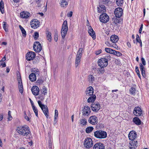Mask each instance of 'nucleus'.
<instances>
[{
    "label": "nucleus",
    "instance_id": "obj_36",
    "mask_svg": "<svg viewBox=\"0 0 149 149\" xmlns=\"http://www.w3.org/2000/svg\"><path fill=\"white\" fill-rule=\"evenodd\" d=\"M44 81V79H42L41 78H39L37 79L36 81V83L38 85H42V84Z\"/></svg>",
    "mask_w": 149,
    "mask_h": 149
},
{
    "label": "nucleus",
    "instance_id": "obj_14",
    "mask_svg": "<svg viewBox=\"0 0 149 149\" xmlns=\"http://www.w3.org/2000/svg\"><path fill=\"white\" fill-rule=\"evenodd\" d=\"M17 80L18 81V85L19 91L20 93H22L23 92V88L22 79L20 76L18 77Z\"/></svg>",
    "mask_w": 149,
    "mask_h": 149
},
{
    "label": "nucleus",
    "instance_id": "obj_19",
    "mask_svg": "<svg viewBox=\"0 0 149 149\" xmlns=\"http://www.w3.org/2000/svg\"><path fill=\"white\" fill-rule=\"evenodd\" d=\"M88 31L89 35L92 37L93 40L95 39L96 38L95 32L91 26L89 27Z\"/></svg>",
    "mask_w": 149,
    "mask_h": 149
},
{
    "label": "nucleus",
    "instance_id": "obj_29",
    "mask_svg": "<svg viewBox=\"0 0 149 149\" xmlns=\"http://www.w3.org/2000/svg\"><path fill=\"white\" fill-rule=\"evenodd\" d=\"M61 29L66 30H68L67 22L66 20H65L64 21Z\"/></svg>",
    "mask_w": 149,
    "mask_h": 149
},
{
    "label": "nucleus",
    "instance_id": "obj_63",
    "mask_svg": "<svg viewBox=\"0 0 149 149\" xmlns=\"http://www.w3.org/2000/svg\"><path fill=\"white\" fill-rule=\"evenodd\" d=\"M41 0H37L36 2L37 4H38V6L40 7L41 5V3H40Z\"/></svg>",
    "mask_w": 149,
    "mask_h": 149
},
{
    "label": "nucleus",
    "instance_id": "obj_55",
    "mask_svg": "<svg viewBox=\"0 0 149 149\" xmlns=\"http://www.w3.org/2000/svg\"><path fill=\"white\" fill-rule=\"evenodd\" d=\"M105 44L107 45L108 47H111L112 45V44H111L108 41H107L105 42Z\"/></svg>",
    "mask_w": 149,
    "mask_h": 149
},
{
    "label": "nucleus",
    "instance_id": "obj_3",
    "mask_svg": "<svg viewBox=\"0 0 149 149\" xmlns=\"http://www.w3.org/2000/svg\"><path fill=\"white\" fill-rule=\"evenodd\" d=\"M38 103L46 117L48 118L49 116V112L47 107L46 106L42 104L40 100L38 101Z\"/></svg>",
    "mask_w": 149,
    "mask_h": 149
},
{
    "label": "nucleus",
    "instance_id": "obj_59",
    "mask_svg": "<svg viewBox=\"0 0 149 149\" xmlns=\"http://www.w3.org/2000/svg\"><path fill=\"white\" fill-rule=\"evenodd\" d=\"M116 55L117 56H120L122 55V54L118 51H116Z\"/></svg>",
    "mask_w": 149,
    "mask_h": 149
},
{
    "label": "nucleus",
    "instance_id": "obj_60",
    "mask_svg": "<svg viewBox=\"0 0 149 149\" xmlns=\"http://www.w3.org/2000/svg\"><path fill=\"white\" fill-rule=\"evenodd\" d=\"M136 43L138 42H139V41H140L139 36L138 34L136 35Z\"/></svg>",
    "mask_w": 149,
    "mask_h": 149
},
{
    "label": "nucleus",
    "instance_id": "obj_50",
    "mask_svg": "<svg viewBox=\"0 0 149 149\" xmlns=\"http://www.w3.org/2000/svg\"><path fill=\"white\" fill-rule=\"evenodd\" d=\"M39 37V34L37 32H36L34 33V39L36 40Z\"/></svg>",
    "mask_w": 149,
    "mask_h": 149
},
{
    "label": "nucleus",
    "instance_id": "obj_16",
    "mask_svg": "<svg viewBox=\"0 0 149 149\" xmlns=\"http://www.w3.org/2000/svg\"><path fill=\"white\" fill-rule=\"evenodd\" d=\"M31 91L33 94L34 95H37L39 93V88L36 86H33L31 88Z\"/></svg>",
    "mask_w": 149,
    "mask_h": 149
},
{
    "label": "nucleus",
    "instance_id": "obj_24",
    "mask_svg": "<svg viewBox=\"0 0 149 149\" xmlns=\"http://www.w3.org/2000/svg\"><path fill=\"white\" fill-rule=\"evenodd\" d=\"M133 122L137 125H139L141 124V121L139 118L136 117H134L133 119Z\"/></svg>",
    "mask_w": 149,
    "mask_h": 149
},
{
    "label": "nucleus",
    "instance_id": "obj_11",
    "mask_svg": "<svg viewBox=\"0 0 149 149\" xmlns=\"http://www.w3.org/2000/svg\"><path fill=\"white\" fill-rule=\"evenodd\" d=\"M91 107L93 111L97 112L100 109V104L99 102H95L91 104Z\"/></svg>",
    "mask_w": 149,
    "mask_h": 149
},
{
    "label": "nucleus",
    "instance_id": "obj_48",
    "mask_svg": "<svg viewBox=\"0 0 149 149\" xmlns=\"http://www.w3.org/2000/svg\"><path fill=\"white\" fill-rule=\"evenodd\" d=\"M104 58L105 60H106V61L107 60V62H108V60L111 59V56L109 54H107L104 57Z\"/></svg>",
    "mask_w": 149,
    "mask_h": 149
},
{
    "label": "nucleus",
    "instance_id": "obj_31",
    "mask_svg": "<svg viewBox=\"0 0 149 149\" xmlns=\"http://www.w3.org/2000/svg\"><path fill=\"white\" fill-rule=\"evenodd\" d=\"M0 10L2 14H3L4 12V4L3 1L1 0L0 3Z\"/></svg>",
    "mask_w": 149,
    "mask_h": 149
},
{
    "label": "nucleus",
    "instance_id": "obj_20",
    "mask_svg": "<svg viewBox=\"0 0 149 149\" xmlns=\"http://www.w3.org/2000/svg\"><path fill=\"white\" fill-rule=\"evenodd\" d=\"M100 5L99 7H97V12L99 13H104L106 11V9L105 6L103 5L100 4V3H99Z\"/></svg>",
    "mask_w": 149,
    "mask_h": 149
},
{
    "label": "nucleus",
    "instance_id": "obj_34",
    "mask_svg": "<svg viewBox=\"0 0 149 149\" xmlns=\"http://www.w3.org/2000/svg\"><path fill=\"white\" fill-rule=\"evenodd\" d=\"M41 92L42 94L45 95L47 93V90L45 86H43L42 89L41 90Z\"/></svg>",
    "mask_w": 149,
    "mask_h": 149
},
{
    "label": "nucleus",
    "instance_id": "obj_23",
    "mask_svg": "<svg viewBox=\"0 0 149 149\" xmlns=\"http://www.w3.org/2000/svg\"><path fill=\"white\" fill-rule=\"evenodd\" d=\"M30 15V13L24 11L21 12L20 13V17L22 18H27L29 17Z\"/></svg>",
    "mask_w": 149,
    "mask_h": 149
},
{
    "label": "nucleus",
    "instance_id": "obj_52",
    "mask_svg": "<svg viewBox=\"0 0 149 149\" xmlns=\"http://www.w3.org/2000/svg\"><path fill=\"white\" fill-rule=\"evenodd\" d=\"M139 65H140V70H141V72H143V71L145 70H144V67L142 65V64L141 63H140V64Z\"/></svg>",
    "mask_w": 149,
    "mask_h": 149
},
{
    "label": "nucleus",
    "instance_id": "obj_21",
    "mask_svg": "<svg viewBox=\"0 0 149 149\" xmlns=\"http://www.w3.org/2000/svg\"><path fill=\"white\" fill-rule=\"evenodd\" d=\"M104 146L101 143H96L95 144L93 148V149H104Z\"/></svg>",
    "mask_w": 149,
    "mask_h": 149
},
{
    "label": "nucleus",
    "instance_id": "obj_51",
    "mask_svg": "<svg viewBox=\"0 0 149 149\" xmlns=\"http://www.w3.org/2000/svg\"><path fill=\"white\" fill-rule=\"evenodd\" d=\"M58 117V111L56 109L55 110V115L54 118L55 119H57Z\"/></svg>",
    "mask_w": 149,
    "mask_h": 149
},
{
    "label": "nucleus",
    "instance_id": "obj_13",
    "mask_svg": "<svg viewBox=\"0 0 149 149\" xmlns=\"http://www.w3.org/2000/svg\"><path fill=\"white\" fill-rule=\"evenodd\" d=\"M133 114L136 116H139L142 114V111L139 107H135L134 110Z\"/></svg>",
    "mask_w": 149,
    "mask_h": 149
},
{
    "label": "nucleus",
    "instance_id": "obj_54",
    "mask_svg": "<svg viewBox=\"0 0 149 149\" xmlns=\"http://www.w3.org/2000/svg\"><path fill=\"white\" fill-rule=\"evenodd\" d=\"M49 149H52V142L51 140H49Z\"/></svg>",
    "mask_w": 149,
    "mask_h": 149
},
{
    "label": "nucleus",
    "instance_id": "obj_49",
    "mask_svg": "<svg viewBox=\"0 0 149 149\" xmlns=\"http://www.w3.org/2000/svg\"><path fill=\"white\" fill-rule=\"evenodd\" d=\"M110 2V0H102V3L107 5L108 3Z\"/></svg>",
    "mask_w": 149,
    "mask_h": 149
},
{
    "label": "nucleus",
    "instance_id": "obj_7",
    "mask_svg": "<svg viewBox=\"0 0 149 149\" xmlns=\"http://www.w3.org/2000/svg\"><path fill=\"white\" fill-rule=\"evenodd\" d=\"M97 62L99 66L101 67H105L108 64V62L104 58H102L99 59Z\"/></svg>",
    "mask_w": 149,
    "mask_h": 149
},
{
    "label": "nucleus",
    "instance_id": "obj_8",
    "mask_svg": "<svg viewBox=\"0 0 149 149\" xmlns=\"http://www.w3.org/2000/svg\"><path fill=\"white\" fill-rule=\"evenodd\" d=\"M35 53L33 52H28L26 54V59L28 61L33 60L35 57Z\"/></svg>",
    "mask_w": 149,
    "mask_h": 149
},
{
    "label": "nucleus",
    "instance_id": "obj_22",
    "mask_svg": "<svg viewBox=\"0 0 149 149\" xmlns=\"http://www.w3.org/2000/svg\"><path fill=\"white\" fill-rule=\"evenodd\" d=\"M110 41L112 42L115 43L118 40L119 38L116 35H113L111 36L110 38Z\"/></svg>",
    "mask_w": 149,
    "mask_h": 149
},
{
    "label": "nucleus",
    "instance_id": "obj_57",
    "mask_svg": "<svg viewBox=\"0 0 149 149\" xmlns=\"http://www.w3.org/2000/svg\"><path fill=\"white\" fill-rule=\"evenodd\" d=\"M101 52L102 50L101 49H99L95 52V54L97 55H99L101 53Z\"/></svg>",
    "mask_w": 149,
    "mask_h": 149
},
{
    "label": "nucleus",
    "instance_id": "obj_6",
    "mask_svg": "<svg viewBox=\"0 0 149 149\" xmlns=\"http://www.w3.org/2000/svg\"><path fill=\"white\" fill-rule=\"evenodd\" d=\"M109 17L106 13H103L100 17V22L104 23H106L108 21Z\"/></svg>",
    "mask_w": 149,
    "mask_h": 149
},
{
    "label": "nucleus",
    "instance_id": "obj_37",
    "mask_svg": "<svg viewBox=\"0 0 149 149\" xmlns=\"http://www.w3.org/2000/svg\"><path fill=\"white\" fill-rule=\"evenodd\" d=\"M61 1V3H60V4L62 7H64L67 6V2L65 0H62Z\"/></svg>",
    "mask_w": 149,
    "mask_h": 149
},
{
    "label": "nucleus",
    "instance_id": "obj_1",
    "mask_svg": "<svg viewBox=\"0 0 149 149\" xmlns=\"http://www.w3.org/2000/svg\"><path fill=\"white\" fill-rule=\"evenodd\" d=\"M16 131L19 134L26 136L25 138L26 139H30L32 137L29 128L26 126L18 127Z\"/></svg>",
    "mask_w": 149,
    "mask_h": 149
},
{
    "label": "nucleus",
    "instance_id": "obj_45",
    "mask_svg": "<svg viewBox=\"0 0 149 149\" xmlns=\"http://www.w3.org/2000/svg\"><path fill=\"white\" fill-rule=\"evenodd\" d=\"M104 67H101L98 68L97 71L99 73L103 74L104 72Z\"/></svg>",
    "mask_w": 149,
    "mask_h": 149
},
{
    "label": "nucleus",
    "instance_id": "obj_41",
    "mask_svg": "<svg viewBox=\"0 0 149 149\" xmlns=\"http://www.w3.org/2000/svg\"><path fill=\"white\" fill-rule=\"evenodd\" d=\"M3 28L6 32L8 31V29L7 28V24L6 22H3Z\"/></svg>",
    "mask_w": 149,
    "mask_h": 149
},
{
    "label": "nucleus",
    "instance_id": "obj_62",
    "mask_svg": "<svg viewBox=\"0 0 149 149\" xmlns=\"http://www.w3.org/2000/svg\"><path fill=\"white\" fill-rule=\"evenodd\" d=\"M72 15V11H70L69 13L67 14V16L68 17H71Z\"/></svg>",
    "mask_w": 149,
    "mask_h": 149
},
{
    "label": "nucleus",
    "instance_id": "obj_64",
    "mask_svg": "<svg viewBox=\"0 0 149 149\" xmlns=\"http://www.w3.org/2000/svg\"><path fill=\"white\" fill-rule=\"evenodd\" d=\"M24 118L27 121H29V118L27 116L25 113H24Z\"/></svg>",
    "mask_w": 149,
    "mask_h": 149
},
{
    "label": "nucleus",
    "instance_id": "obj_39",
    "mask_svg": "<svg viewBox=\"0 0 149 149\" xmlns=\"http://www.w3.org/2000/svg\"><path fill=\"white\" fill-rule=\"evenodd\" d=\"M80 124L83 125H85L87 123V121L86 119H82L80 120Z\"/></svg>",
    "mask_w": 149,
    "mask_h": 149
},
{
    "label": "nucleus",
    "instance_id": "obj_44",
    "mask_svg": "<svg viewBox=\"0 0 149 149\" xmlns=\"http://www.w3.org/2000/svg\"><path fill=\"white\" fill-rule=\"evenodd\" d=\"M32 107L33 108V109L34 111L36 116L37 117H38V111L36 107L34 105Z\"/></svg>",
    "mask_w": 149,
    "mask_h": 149
},
{
    "label": "nucleus",
    "instance_id": "obj_26",
    "mask_svg": "<svg viewBox=\"0 0 149 149\" xmlns=\"http://www.w3.org/2000/svg\"><path fill=\"white\" fill-rule=\"evenodd\" d=\"M34 73H31L29 76V78L30 80L32 81H35L36 79V76L35 75Z\"/></svg>",
    "mask_w": 149,
    "mask_h": 149
},
{
    "label": "nucleus",
    "instance_id": "obj_27",
    "mask_svg": "<svg viewBox=\"0 0 149 149\" xmlns=\"http://www.w3.org/2000/svg\"><path fill=\"white\" fill-rule=\"evenodd\" d=\"M96 98V97L95 95H91L90 97L87 100V102L89 103L94 102Z\"/></svg>",
    "mask_w": 149,
    "mask_h": 149
},
{
    "label": "nucleus",
    "instance_id": "obj_2",
    "mask_svg": "<svg viewBox=\"0 0 149 149\" xmlns=\"http://www.w3.org/2000/svg\"><path fill=\"white\" fill-rule=\"evenodd\" d=\"M94 135L96 138L100 139H105L107 136V133L104 131L101 130L95 131L94 132Z\"/></svg>",
    "mask_w": 149,
    "mask_h": 149
},
{
    "label": "nucleus",
    "instance_id": "obj_35",
    "mask_svg": "<svg viewBox=\"0 0 149 149\" xmlns=\"http://www.w3.org/2000/svg\"><path fill=\"white\" fill-rule=\"evenodd\" d=\"M68 30L61 29V35L63 38H64L67 34Z\"/></svg>",
    "mask_w": 149,
    "mask_h": 149
},
{
    "label": "nucleus",
    "instance_id": "obj_43",
    "mask_svg": "<svg viewBox=\"0 0 149 149\" xmlns=\"http://www.w3.org/2000/svg\"><path fill=\"white\" fill-rule=\"evenodd\" d=\"M136 85H134L133 87H131V94H132L134 95L136 92L135 89Z\"/></svg>",
    "mask_w": 149,
    "mask_h": 149
},
{
    "label": "nucleus",
    "instance_id": "obj_18",
    "mask_svg": "<svg viewBox=\"0 0 149 149\" xmlns=\"http://www.w3.org/2000/svg\"><path fill=\"white\" fill-rule=\"evenodd\" d=\"M93 88L91 86L88 87L85 92L86 96L89 97L91 95H93Z\"/></svg>",
    "mask_w": 149,
    "mask_h": 149
},
{
    "label": "nucleus",
    "instance_id": "obj_12",
    "mask_svg": "<svg viewBox=\"0 0 149 149\" xmlns=\"http://www.w3.org/2000/svg\"><path fill=\"white\" fill-rule=\"evenodd\" d=\"M88 122L92 125H96L98 123L97 118L95 116H91L89 118Z\"/></svg>",
    "mask_w": 149,
    "mask_h": 149
},
{
    "label": "nucleus",
    "instance_id": "obj_17",
    "mask_svg": "<svg viewBox=\"0 0 149 149\" xmlns=\"http://www.w3.org/2000/svg\"><path fill=\"white\" fill-rule=\"evenodd\" d=\"M91 112L90 107L88 106H85L83 109V115L85 116H88Z\"/></svg>",
    "mask_w": 149,
    "mask_h": 149
},
{
    "label": "nucleus",
    "instance_id": "obj_4",
    "mask_svg": "<svg viewBox=\"0 0 149 149\" xmlns=\"http://www.w3.org/2000/svg\"><path fill=\"white\" fill-rule=\"evenodd\" d=\"M82 49L80 48L79 49L76 55V57L75 59V66L77 67L78 64L80 63V59L82 55Z\"/></svg>",
    "mask_w": 149,
    "mask_h": 149
},
{
    "label": "nucleus",
    "instance_id": "obj_40",
    "mask_svg": "<svg viewBox=\"0 0 149 149\" xmlns=\"http://www.w3.org/2000/svg\"><path fill=\"white\" fill-rule=\"evenodd\" d=\"M123 0H116V3L118 6H121L123 3Z\"/></svg>",
    "mask_w": 149,
    "mask_h": 149
},
{
    "label": "nucleus",
    "instance_id": "obj_42",
    "mask_svg": "<svg viewBox=\"0 0 149 149\" xmlns=\"http://www.w3.org/2000/svg\"><path fill=\"white\" fill-rule=\"evenodd\" d=\"M58 33L57 30L55 31V34L54 36V40L56 42L58 40Z\"/></svg>",
    "mask_w": 149,
    "mask_h": 149
},
{
    "label": "nucleus",
    "instance_id": "obj_56",
    "mask_svg": "<svg viewBox=\"0 0 149 149\" xmlns=\"http://www.w3.org/2000/svg\"><path fill=\"white\" fill-rule=\"evenodd\" d=\"M141 61L142 63L144 65H145L146 64V63L145 60V59H144V58H141Z\"/></svg>",
    "mask_w": 149,
    "mask_h": 149
},
{
    "label": "nucleus",
    "instance_id": "obj_38",
    "mask_svg": "<svg viewBox=\"0 0 149 149\" xmlns=\"http://www.w3.org/2000/svg\"><path fill=\"white\" fill-rule=\"evenodd\" d=\"M47 40L49 42L51 41L52 40L51 33L50 32H48L47 33Z\"/></svg>",
    "mask_w": 149,
    "mask_h": 149
},
{
    "label": "nucleus",
    "instance_id": "obj_32",
    "mask_svg": "<svg viewBox=\"0 0 149 149\" xmlns=\"http://www.w3.org/2000/svg\"><path fill=\"white\" fill-rule=\"evenodd\" d=\"M93 129V128L92 127H88L86 128V133H89L91 132Z\"/></svg>",
    "mask_w": 149,
    "mask_h": 149
},
{
    "label": "nucleus",
    "instance_id": "obj_33",
    "mask_svg": "<svg viewBox=\"0 0 149 149\" xmlns=\"http://www.w3.org/2000/svg\"><path fill=\"white\" fill-rule=\"evenodd\" d=\"M88 79L89 82L93 83L95 80V78L93 75H90L88 76Z\"/></svg>",
    "mask_w": 149,
    "mask_h": 149
},
{
    "label": "nucleus",
    "instance_id": "obj_5",
    "mask_svg": "<svg viewBox=\"0 0 149 149\" xmlns=\"http://www.w3.org/2000/svg\"><path fill=\"white\" fill-rule=\"evenodd\" d=\"M33 49L36 52H40L42 49L41 44L39 42H35L33 45Z\"/></svg>",
    "mask_w": 149,
    "mask_h": 149
},
{
    "label": "nucleus",
    "instance_id": "obj_15",
    "mask_svg": "<svg viewBox=\"0 0 149 149\" xmlns=\"http://www.w3.org/2000/svg\"><path fill=\"white\" fill-rule=\"evenodd\" d=\"M93 145L92 140H85L84 145V146L87 148L91 147Z\"/></svg>",
    "mask_w": 149,
    "mask_h": 149
},
{
    "label": "nucleus",
    "instance_id": "obj_30",
    "mask_svg": "<svg viewBox=\"0 0 149 149\" xmlns=\"http://www.w3.org/2000/svg\"><path fill=\"white\" fill-rule=\"evenodd\" d=\"M32 72H33V73H34L35 75L36 76H39L40 74V72L39 70L37 68H34L32 69Z\"/></svg>",
    "mask_w": 149,
    "mask_h": 149
},
{
    "label": "nucleus",
    "instance_id": "obj_28",
    "mask_svg": "<svg viewBox=\"0 0 149 149\" xmlns=\"http://www.w3.org/2000/svg\"><path fill=\"white\" fill-rule=\"evenodd\" d=\"M137 137L136 132L134 131H131V140H134Z\"/></svg>",
    "mask_w": 149,
    "mask_h": 149
},
{
    "label": "nucleus",
    "instance_id": "obj_61",
    "mask_svg": "<svg viewBox=\"0 0 149 149\" xmlns=\"http://www.w3.org/2000/svg\"><path fill=\"white\" fill-rule=\"evenodd\" d=\"M8 116H9V117L8 118V119L9 120H11V118H12V117L10 115V111H8Z\"/></svg>",
    "mask_w": 149,
    "mask_h": 149
},
{
    "label": "nucleus",
    "instance_id": "obj_58",
    "mask_svg": "<svg viewBox=\"0 0 149 149\" xmlns=\"http://www.w3.org/2000/svg\"><path fill=\"white\" fill-rule=\"evenodd\" d=\"M22 31V33L23 34V36L24 37H25L26 36V32L25 30L24 29Z\"/></svg>",
    "mask_w": 149,
    "mask_h": 149
},
{
    "label": "nucleus",
    "instance_id": "obj_46",
    "mask_svg": "<svg viewBox=\"0 0 149 149\" xmlns=\"http://www.w3.org/2000/svg\"><path fill=\"white\" fill-rule=\"evenodd\" d=\"M127 46L129 47H130V39L129 36H127Z\"/></svg>",
    "mask_w": 149,
    "mask_h": 149
},
{
    "label": "nucleus",
    "instance_id": "obj_9",
    "mask_svg": "<svg viewBox=\"0 0 149 149\" xmlns=\"http://www.w3.org/2000/svg\"><path fill=\"white\" fill-rule=\"evenodd\" d=\"M114 13L116 17L118 18L120 17L123 14L122 8L119 7L116 8L114 11Z\"/></svg>",
    "mask_w": 149,
    "mask_h": 149
},
{
    "label": "nucleus",
    "instance_id": "obj_10",
    "mask_svg": "<svg viewBox=\"0 0 149 149\" xmlns=\"http://www.w3.org/2000/svg\"><path fill=\"white\" fill-rule=\"evenodd\" d=\"M30 23L31 27L34 29L37 28L39 26L40 22L36 19H35L31 21Z\"/></svg>",
    "mask_w": 149,
    "mask_h": 149
},
{
    "label": "nucleus",
    "instance_id": "obj_47",
    "mask_svg": "<svg viewBox=\"0 0 149 149\" xmlns=\"http://www.w3.org/2000/svg\"><path fill=\"white\" fill-rule=\"evenodd\" d=\"M105 50L107 52L111 54L112 52V49L108 48H106Z\"/></svg>",
    "mask_w": 149,
    "mask_h": 149
},
{
    "label": "nucleus",
    "instance_id": "obj_25",
    "mask_svg": "<svg viewBox=\"0 0 149 149\" xmlns=\"http://www.w3.org/2000/svg\"><path fill=\"white\" fill-rule=\"evenodd\" d=\"M132 141L131 143V149H134L136 148L138 146V143L137 141L132 140Z\"/></svg>",
    "mask_w": 149,
    "mask_h": 149
},
{
    "label": "nucleus",
    "instance_id": "obj_53",
    "mask_svg": "<svg viewBox=\"0 0 149 149\" xmlns=\"http://www.w3.org/2000/svg\"><path fill=\"white\" fill-rule=\"evenodd\" d=\"M2 66V67H5L6 66V64L5 62H4L3 63V62L1 61H0V67L1 66Z\"/></svg>",
    "mask_w": 149,
    "mask_h": 149
}]
</instances>
